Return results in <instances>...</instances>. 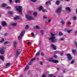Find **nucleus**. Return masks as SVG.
I'll use <instances>...</instances> for the list:
<instances>
[{"mask_svg": "<svg viewBox=\"0 0 77 77\" xmlns=\"http://www.w3.org/2000/svg\"><path fill=\"white\" fill-rule=\"evenodd\" d=\"M26 18L28 20L30 21V20H34V18L31 17L29 16L28 15H26Z\"/></svg>", "mask_w": 77, "mask_h": 77, "instance_id": "5", "label": "nucleus"}, {"mask_svg": "<svg viewBox=\"0 0 77 77\" xmlns=\"http://www.w3.org/2000/svg\"><path fill=\"white\" fill-rule=\"evenodd\" d=\"M68 24L69 25H71V23L70 22H69L68 23Z\"/></svg>", "mask_w": 77, "mask_h": 77, "instance_id": "56", "label": "nucleus"}, {"mask_svg": "<svg viewBox=\"0 0 77 77\" xmlns=\"http://www.w3.org/2000/svg\"><path fill=\"white\" fill-rule=\"evenodd\" d=\"M40 54V52H38L35 55V56H38V55H39Z\"/></svg>", "mask_w": 77, "mask_h": 77, "instance_id": "36", "label": "nucleus"}, {"mask_svg": "<svg viewBox=\"0 0 77 77\" xmlns=\"http://www.w3.org/2000/svg\"><path fill=\"white\" fill-rule=\"evenodd\" d=\"M11 65V63H8L6 64V66L7 67V66H9V65Z\"/></svg>", "mask_w": 77, "mask_h": 77, "instance_id": "32", "label": "nucleus"}, {"mask_svg": "<svg viewBox=\"0 0 77 77\" xmlns=\"http://www.w3.org/2000/svg\"><path fill=\"white\" fill-rule=\"evenodd\" d=\"M25 34V31H23L20 34V36H19L18 37V39L19 40H21V38H22V37Z\"/></svg>", "mask_w": 77, "mask_h": 77, "instance_id": "3", "label": "nucleus"}, {"mask_svg": "<svg viewBox=\"0 0 77 77\" xmlns=\"http://www.w3.org/2000/svg\"><path fill=\"white\" fill-rule=\"evenodd\" d=\"M7 6V5H6L5 4L3 3L2 4V8H5Z\"/></svg>", "mask_w": 77, "mask_h": 77, "instance_id": "12", "label": "nucleus"}, {"mask_svg": "<svg viewBox=\"0 0 77 77\" xmlns=\"http://www.w3.org/2000/svg\"><path fill=\"white\" fill-rule=\"evenodd\" d=\"M61 23L62 24H65V21L63 20V19H62L61 20Z\"/></svg>", "mask_w": 77, "mask_h": 77, "instance_id": "24", "label": "nucleus"}, {"mask_svg": "<svg viewBox=\"0 0 77 77\" xmlns=\"http://www.w3.org/2000/svg\"><path fill=\"white\" fill-rule=\"evenodd\" d=\"M9 8H10V7H7L6 8V9H9Z\"/></svg>", "mask_w": 77, "mask_h": 77, "instance_id": "60", "label": "nucleus"}, {"mask_svg": "<svg viewBox=\"0 0 77 77\" xmlns=\"http://www.w3.org/2000/svg\"><path fill=\"white\" fill-rule=\"evenodd\" d=\"M63 72L64 73H65V71L63 70Z\"/></svg>", "mask_w": 77, "mask_h": 77, "instance_id": "62", "label": "nucleus"}, {"mask_svg": "<svg viewBox=\"0 0 77 77\" xmlns=\"http://www.w3.org/2000/svg\"><path fill=\"white\" fill-rule=\"evenodd\" d=\"M48 77H52L53 76V74H49L48 75Z\"/></svg>", "mask_w": 77, "mask_h": 77, "instance_id": "31", "label": "nucleus"}, {"mask_svg": "<svg viewBox=\"0 0 77 77\" xmlns=\"http://www.w3.org/2000/svg\"><path fill=\"white\" fill-rule=\"evenodd\" d=\"M33 15L34 16H36L38 15V13L36 11H34L33 13Z\"/></svg>", "mask_w": 77, "mask_h": 77, "instance_id": "16", "label": "nucleus"}, {"mask_svg": "<svg viewBox=\"0 0 77 77\" xmlns=\"http://www.w3.org/2000/svg\"><path fill=\"white\" fill-rule=\"evenodd\" d=\"M72 52L73 53V54H74L75 52H76V51L75 50L73 49L72 50Z\"/></svg>", "mask_w": 77, "mask_h": 77, "instance_id": "38", "label": "nucleus"}, {"mask_svg": "<svg viewBox=\"0 0 77 77\" xmlns=\"http://www.w3.org/2000/svg\"><path fill=\"white\" fill-rule=\"evenodd\" d=\"M19 19H20V17L19 16H17L16 17H14V20H17Z\"/></svg>", "mask_w": 77, "mask_h": 77, "instance_id": "17", "label": "nucleus"}, {"mask_svg": "<svg viewBox=\"0 0 77 77\" xmlns=\"http://www.w3.org/2000/svg\"><path fill=\"white\" fill-rule=\"evenodd\" d=\"M66 56H67L68 60H72V57H71V54H67Z\"/></svg>", "mask_w": 77, "mask_h": 77, "instance_id": "6", "label": "nucleus"}, {"mask_svg": "<svg viewBox=\"0 0 77 77\" xmlns=\"http://www.w3.org/2000/svg\"><path fill=\"white\" fill-rule=\"evenodd\" d=\"M43 9V7L42 6H40V7L39 8V10L40 11H41V10H42Z\"/></svg>", "mask_w": 77, "mask_h": 77, "instance_id": "25", "label": "nucleus"}, {"mask_svg": "<svg viewBox=\"0 0 77 77\" xmlns=\"http://www.w3.org/2000/svg\"><path fill=\"white\" fill-rule=\"evenodd\" d=\"M51 47L53 48L54 50H57V48H56V46H55V45L53 44L51 45Z\"/></svg>", "mask_w": 77, "mask_h": 77, "instance_id": "10", "label": "nucleus"}, {"mask_svg": "<svg viewBox=\"0 0 77 77\" xmlns=\"http://www.w3.org/2000/svg\"><path fill=\"white\" fill-rule=\"evenodd\" d=\"M54 60L52 59V58H51L49 59V61H50V62H53Z\"/></svg>", "mask_w": 77, "mask_h": 77, "instance_id": "29", "label": "nucleus"}, {"mask_svg": "<svg viewBox=\"0 0 77 77\" xmlns=\"http://www.w3.org/2000/svg\"><path fill=\"white\" fill-rule=\"evenodd\" d=\"M29 68V66H27L25 67L24 70V71H26L28 70V69Z\"/></svg>", "mask_w": 77, "mask_h": 77, "instance_id": "13", "label": "nucleus"}, {"mask_svg": "<svg viewBox=\"0 0 77 77\" xmlns=\"http://www.w3.org/2000/svg\"><path fill=\"white\" fill-rule=\"evenodd\" d=\"M8 33H5V35H4L5 36H7L8 35Z\"/></svg>", "mask_w": 77, "mask_h": 77, "instance_id": "51", "label": "nucleus"}, {"mask_svg": "<svg viewBox=\"0 0 77 77\" xmlns=\"http://www.w3.org/2000/svg\"><path fill=\"white\" fill-rule=\"evenodd\" d=\"M11 26H17V23H12L11 24Z\"/></svg>", "mask_w": 77, "mask_h": 77, "instance_id": "27", "label": "nucleus"}, {"mask_svg": "<svg viewBox=\"0 0 77 77\" xmlns=\"http://www.w3.org/2000/svg\"><path fill=\"white\" fill-rule=\"evenodd\" d=\"M66 10H68L69 12H71V10L69 8L67 7L66 8Z\"/></svg>", "mask_w": 77, "mask_h": 77, "instance_id": "18", "label": "nucleus"}, {"mask_svg": "<svg viewBox=\"0 0 77 77\" xmlns=\"http://www.w3.org/2000/svg\"><path fill=\"white\" fill-rule=\"evenodd\" d=\"M59 36H62V35H63V33H62V32H60L59 33Z\"/></svg>", "mask_w": 77, "mask_h": 77, "instance_id": "39", "label": "nucleus"}, {"mask_svg": "<svg viewBox=\"0 0 77 77\" xmlns=\"http://www.w3.org/2000/svg\"><path fill=\"white\" fill-rule=\"evenodd\" d=\"M10 3H12V0H9Z\"/></svg>", "mask_w": 77, "mask_h": 77, "instance_id": "57", "label": "nucleus"}, {"mask_svg": "<svg viewBox=\"0 0 77 77\" xmlns=\"http://www.w3.org/2000/svg\"><path fill=\"white\" fill-rule=\"evenodd\" d=\"M25 28L26 29H29V26L26 25V26L25 27Z\"/></svg>", "mask_w": 77, "mask_h": 77, "instance_id": "44", "label": "nucleus"}, {"mask_svg": "<svg viewBox=\"0 0 77 77\" xmlns=\"http://www.w3.org/2000/svg\"><path fill=\"white\" fill-rule=\"evenodd\" d=\"M16 10L20 13H22V9L23 7L21 6H16L15 7Z\"/></svg>", "mask_w": 77, "mask_h": 77, "instance_id": "2", "label": "nucleus"}, {"mask_svg": "<svg viewBox=\"0 0 77 77\" xmlns=\"http://www.w3.org/2000/svg\"><path fill=\"white\" fill-rule=\"evenodd\" d=\"M72 18L73 20H77V18H76V16H74L72 17Z\"/></svg>", "mask_w": 77, "mask_h": 77, "instance_id": "30", "label": "nucleus"}, {"mask_svg": "<svg viewBox=\"0 0 77 77\" xmlns=\"http://www.w3.org/2000/svg\"><path fill=\"white\" fill-rule=\"evenodd\" d=\"M41 54L42 56H44V52H41Z\"/></svg>", "mask_w": 77, "mask_h": 77, "instance_id": "34", "label": "nucleus"}, {"mask_svg": "<svg viewBox=\"0 0 77 77\" xmlns=\"http://www.w3.org/2000/svg\"><path fill=\"white\" fill-rule=\"evenodd\" d=\"M15 2L16 3H20V0H15Z\"/></svg>", "mask_w": 77, "mask_h": 77, "instance_id": "19", "label": "nucleus"}, {"mask_svg": "<svg viewBox=\"0 0 77 77\" xmlns=\"http://www.w3.org/2000/svg\"><path fill=\"white\" fill-rule=\"evenodd\" d=\"M8 43H9V42L7 41V42H4V44H5V45H6V44H8Z\"/></svg>", "mask_w": 77, "mask_h": 77, "instance_id": "42", "label": "nucleus"}, {"mask_svg": "<svg viewBox=\"0 0 77 77\" xmlns=\"http://www.w3.org/2000/svg\"><path fill=\"white\" fill-rule=\"evenodd\" d=\"M31 35L33 36V37H35V35H34V34H33V33H31Z\"/></svg>", "mask_w": 77, "mask_h": 77, "instance_id": "46", "label": "nucleus"}, {"mask_svg": "<svg viewBox=\"0 0 77 77\" xmlns=\"http://www.w3.org/2000/svg\"><path fill=\"white\" fill-rule=\"evenodd\" d=\"M1 59L2 61H4V58L3 57V56H1L0 57V60Z\"/></svg>", "mask_w": 77, "mask_h": 77, "instance_id": "21", "label": "nucleus"}, {"mask_svg": "<svg viewBox=\"0 0 77 77\" xmlns=\"http://www.w3.org/2000/svg\"><path fill=\"white\" fill-rule=\"evenodd\" d=\"M75 62V60H72L71 62V64H73Z\"/></svg>", "mask_w": 77, "mask_h": 77, "instance_id": "26", "label": "nucleus"}, {"mask_svg": "<svg viewBox=\"0 0 77 77\" xmlns=\"http://www.w3.org/2000/svg\"><path fill=\"white\" fill-rule=\"evenodd\" d=\"M51 35L52 37L51 38H49L48 39H49V40H51V42H56L57 40L56 39H56V37L54 36L55 35L51 33Z\"/></svg>", "mask_w": 77, "mask_h": 77, "instance_id": "1", "label": "nucleus"}, {"mask_svg": "<svg viewBox=\"0 0 77 77\" xmlns=\"http://www.w3.org/2000/svg\"><path fill=\"white\" fill-rule=\"evenodd\" d=\"M42 77H46V75L45 74L43 75Z\"/></svg>", "mask_w": 77, "mask_h": 77, "instance_id": "47", "label": "nucleus"}, {"mask_svg": "<svg viewBox=\"0 0 77 77\" xmlns=\"http://www.w3.org/2000/svg\"><path fill=\"white\" fill-rule=\"evenodd\" d=\"M29 65H32V62H30L29 63Z\"/></svg>", "mask_w": 77, "mask_h": 77, "instance_id": "49", "label": "nucleus"}, {"mask_svg": "<svg viewBox=\"0 0 77 77\" xmlns=\"http://www.w3.org/2000/svg\"><path fill=\"white\" fill-rule=\"evenodd\" d=\"M74 43H75V45H76V47L77 48V41H75L74 42Z\"/></svg>", "mask_w": 77, "mask_h": 77, "instance_id": "41", "label": "nucleus"}, {"mask_svg": "<svg viewBox=\"0 0 77 77\" xmlns=\"http://www.w3.org/2000/svg\"><path fill=\"white\" fill-rule=\"evenodd\" d=\"M5 48L3 47L2 48H1L0 49V53L1 54H5Z\"/></svg>", "mask_w": 77, "mask_h": 77, "instance_id": "4", "label": "nucleus"}, {"mask_svg": "<svg viewBox=\"0 0 77 77\" xmlns=\"http://www.w3.org/2000/svg\"><path fill=\"white\" fill-rule=\"evenodd\" d=\"M2 25L3 26H6V25H7V24H6V23L5 22L3 21L2 23Z\"/></svg>", "mask_w": 77, "mask_h": 77, "instance_id": "11", "label": "nucleus"}, {"mask_svg": "<svg viewBox=\"0 0 77 77\" xmlns=\"http://www.w3.org/2000/svg\"><path fill=\"white\" fill-rule=\"evenodd\" d=\"M53 62L55 63H59V61L56 60H54Z\"/></svg>", "mask_w": 77, "mask_h": 77, "instance_id": "20", "label": "nucleus"}, {"mask_svg": "<svg viewBox=\"0 0 77 77\" xmlns=\"http://www.w3.org/2000/svg\"><path fill=\"white\" fill-rule=\"evenodd\" d=\"M40 65H43V63H42V62L41 61V62H40Z\"/></svg>", "mask_w": 77, "mask_h": 77, "instance_id": "50", "label": "nucleus"}, {"mask_svg": "<svg viewBox=\"0 0 77 77\" xmlns=\"http://www.w3.org/2000/svg\"><path fill=\"white\" fill-rule=\"evenodd\" d=\"M0 42H3V41L2 40L0 41Z\"/></svg>", "mask_w": 77, "mask_h": 77, "instance_id": "63", "label": "nucleus"}, {"mask_svg": "<svg viewBox=\"0 0 77 77\" xmlns=\"http://www.w3.org/2000/svg\"><path fill=\"white\" fill-rule=\"evenodd\" d=\"M2 41L3 42H4V41H5V39H4V38H2Z\"/></svg>", "mask_w": 77, "mask_h": 77, "instance_id": "54", "label": "nucleus"}, {"mask_svg": "<svg viewBox=\"0 0 77 77\" xmlns=\"http://www.w3.org/2000/svg\"><path fill=\"white\" fill-rule=\"evenodd\" d=\"M35 60H36V58H35V57L31 59V60L30 61V62H33V61H34Z\"/></svg>", "mask_w": 77, "mask_h": 77, "instance_id": "14", "label": "nucleus"}, {"mask_svg": "<svg viewBox=\"0 0 77 77\" xmlns=\"http://www.w3.org/2000/svg\"><path fill=\"white\" fill-rule=\"evenodd\" d=\"M42 11L43 12H48V11L46 10H45L44 9L42 10Z\"/></svg>", "mask_w": 77, "mask_h": 77, "instance_id": "28", "label": "nucleus"}, {"mask_svg": "<svg viewBox=\"0 0 77 77\" xmlns=\"http://www.w3.org/2000/svg\"><path fill=\"white\" fill-rule=\"evenodd\" d=\"M46 73L47 74H49V72H46Z\"/></svg>", "mask_w": 77, "mask_h": 77, "instance_id": "59", "label": "nucleus"}, {"mask_svg": "<svg viewBox=\"0 0 77 77\" xmlns=\"http://www.w3.org/2000/svg\"><path fill=\"white\" fill-rule=\"evenodd\" d=\"M48 21L49 23H50V21H51V19H49Z\"/></svg>", "mask_w": 77, "mask_h": 77, "instance_id": "58", "label": "nucleus"}, {"mask_svg": "<svg viewBox=\"0 0 77 77\" xmlns=\"http://www.w3.org/2000/svg\"><path fill=\"white\" fill-rule=\"evenodd\" d=\"M48 4H49V5H51V2H50V1H49L45 3L46 5H48Z\"/></svg>", "mask_w": 77, "mask_h": 77, "instance_id": "22", "label": "nucleus"}, {"mask_svg": "<svg viewBox=\"0 0 77 77\" xmlns=\"http://www.w3.org/2000/svg\"><path fill=\"white\" fill-rule=\"evenodd\" d=\"M59 68H57V70H59Z\"/></svg>", "mask_w": 77, "mask_h": 77, "instance_id": "64", "label": "nucleus"}, {"mask_svg": "<svg viewBox=\"0 0 77 77\" xmlns=\"http://www.w3.org/2000/svg\"><path fill=\"white\" fill-rule=\"evenodd\" d=\"M31 44V42H28L27 45H29V44Z\"/></svg>", "mask_w": 77, "mask_h": 77, "instance_id": "53", "label": "nucleus"}, {"mask_svg": "<svg viewBox=\"0 0 77 77\" xmlns=\"http://www.w3.org/2000/svg\"><path fill=\"white\" fill-rule=\"evenodd\" d=\"M8 13L9 14H10V15H12V14H13V13L11 11H9Z\"/></svg>", "mask_w": 77, "mask_h": 77, "instance_id": "37", "label": "nucleus"}, {"mask_svg": "<svg viewBox=\"0 0 77 77\" xmlns=\"http://www.w3.org/2000/svg\"><path fill=\"white\" fill-rule=\"evenodd\" d=\"M37 1V0H31V2H36V1Z\"/></svg>", "mask_w": 77, "mask_h": 77, "instance_id": "45", "label": "nucleus"}, {"mask_svg": "<svg viewBox=\"0 0 77 77\" xmlns=\"http://www.w3.org/2000/svg\"><path fill=\"white\" fill-rule=\"evenodd\" d=\"M54 57H55V58H57V55H54Z\"/></svg>", "mask_w": 77, "mask_h": 77, "instance_id": "48", "label": "nucleus"}, {"mask_svg": "<svg viewBox=\"0 0 77 77\" xmlns=\"http://www.w3.org/2000/svg\"><path fill=\"white\" fill-rule=\"evenodd\" d=\"M56 3L57 5H59L60 4V1H57L56 2Z\"/></svg>", "mask_w": 77, "mask_h": 77, "instance_id": "23", "label": "nucleus"}, {"mask_svg": "<svg viewBox=\"0 0 77 77\" xmlns=\"http://www.w3.org/2000/svg\"><path fill=\"white\" fill-rule=\"evenodd\" d=\"M17 43H18V42L16 41H14L13 42V44L14 45V47H17Z\"/></svg>", "mask_w": 77, "mask_h": 77, "instance_id": "8", "label": "nucleus"}, {"mask_svg": "<svg viewBox=\"0 0 77 77\" xmlns=\"http://www.w3.org/2000/svg\"><path fill=\"white\" fill-rule=\"evenodd\" d=\"M43 18L44 19H47V17L46 16H43Z\"/></svg>", "mask_w": 77, "mask_h": 77, "instance_id": "43", "label": "nucleus"}, {"mask_svg": "<svg viewBox=\"0 0 77 77\" xmlns=\"http://www.w3.org/2000/svg\"><path fill=\"white\" fill-rule=\"evenodd\" d=\"M61 8L60 7L58 8L56 11V13H58L59 14L61 12Z\"/></svg>", "mask_w": 77, "mask_h": 77, "instance_id": "7", "label": "nucleus"}, {"mask_svg": "<svg viewBox=\"0 0 77 77\" xmlns=\"http://www.w3.org/2000/svg\"><path fill=\"white\" fill-rule=\"evenodd\" d=\"M61 41H65V40H64V39L63 38H62L61 39Z\"/></svg>", "mask_w": 77, "mask_h": 77, "instance_id": "55", "label": "nucleus"}, {"mask_svg": "<svg viewBox=\"0 0 77 77\" xmlns=\"http://www.w3.org/2000/svg\"><path fill=\"white\" fill-rule=\"evenodd\" d=\"M64 30H65V31H66V32H67V31L68 30V29L67 28L65 29Z\"/></svg>", "mask_w": 77, "mask_h": 77, "instance_id": "52", "label": "nucleus"}, {"mask_svg": "<svg viewBox=\"0 0 77 77\" xmlns=\"http://www.w3.org/2000/svg\"><path fill=\"white\" fill-rule=\"evenodd\" d=\"M35 28L36 29H39V26L37 25H36V27H35Z\"/></svg>", "mask_w": 77, "mask_h": 77, "instance_id": "35", "label": "nucleus"}, {"mask_svg": "<svg viewBox=\"0 0 77 77\" xmlns=\"http://www.w3.org/2000/svg\"><path fill=\"white\" fill-rule=\"evenodd\" d=\"M61 56H63V53H61L60 54Z\"/></svg>", "mask_w": 77, "mask_h": 77, "instance_id": "61", "label": "nucleus"}, {"mask_svg": "<svg viewBox=\"0 0 77 77\" xmlns=\"http://www.w3.org/2000/svg\"><path fill=\"white\" fill-rule=\"evenodd\" d=\"M40 33L42 35H44V31L43 30H41L40 31Z\"/></svg>", "mask_w": 77, "mask_h": 77, "instance_id": "33", "label": "nucleus"}, {"mask_svg": "<svg viewBox=\"0 0 77 77\" xmlns=\"http://www.w3.org/2000/svg\"><path fill=\"white\" fill-rule=\"evenodd\" d=\"M16 57H17L20 54V52H19V51H18V50H17L16 51Z\"/></svg>", "mask_w": 77, "mask_h": 77, "instance_id": "9", "label": "nucleus"}, {"mask_svg": "<svg viewBox=\"0 0 77 77\" xmlns=\"http://www.w3.org/2000/svg\"><path fill=\"white\" fill-rule=\"evenodd\" d=\"M72 31V29H70V30H68L67 32L68 33H71V32Z\"/></svg>", "mask_w": 77, "mask_h": 77, "instance_id": "40", "label": "nucleus"}, {"mask_svg": "<svg viewBox=\"0 0 77 77\" xmlns=\"http://www.w3.org/2000/svg\"><path fill=\"white\" fill-rule=\"evenodd\" d=\"M60 52H59L57 51H54V53L56 54H60Z\"/></svg>", "mask_w": 77, "mask_h": 77, "instance_id": "15", "label": "nucleus"}]
</instances>
